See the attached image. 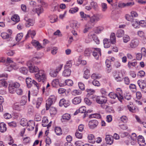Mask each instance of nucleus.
I'll return each instance as SVG.
<instances>
[{
  "instance_id": "f03ea898",
  "label": "nucleus",
  "mask_w": 146,
  "mask_h": 146,
  "mask_svg": "<svg viewBox=\"0 0 146 146\" xmlns=\"http://www.w3.org/2000/svg\"><path fill=\"white\" fill-rule=\"evenodd\" d=\"M36 79L39 82H42L43 83L46 81V77L44 72L42 70H40L37 73L35 74Z\"/></svg>"
},
{
  "instance_id": "79ce46f5",
  "label": "nucleus",
  "mask_w": 146,
  "mask_h": 146,
  "mask_svg": "<svg viewBox=\"0 0 146 146\" xmlns=\"http://www.w3.org/2000/svg\"><path fill=\"white\" fill-rule=\"evenodd\" d=\"M86 91L88 92L87 94V96L88 97H89L90 96H92L93 94L95 92L94 90L90 89H87L86 90Z\"/></svg>"
},
{
  "instance_id": "6e6552de",
  "label": "nucleus",
  "mask_w": 146,
  "mask_h": 146,
  "mask_svg": "<svg viewBox=\"0 0 146 146\" xmlns=\"http://www.w3.org/2000/svg\"><path fill=\"white\" fill-rule=\"evenodd\" d=\"M120 93H115L113 92H110L108 94V95L109 96L111 99H115L116 98L121 102H122V96H121Z\"/></svg>"
},
{
  "instance_id": "0e129e2a",
  "label": "nucleus",
  "mask_w": 146,
  "mask_h": 146,
  "mask_svg": "<svg viewBox=\"0 0 146 146\" xmlns=\"http://www.w3.org/2000/svg\"><path fill=\"white\" fill-rule=\"evenodd\" d=\"M76 137L78 139H81L82 138V133H79L78 131H76L75 133Z\"/></svg>"
},
{
  "instance_id": "f3484780",
  "label": "nucleus",
  "mask_w": 146,
  "mask_h": 146,
  "mask_svg": "<svg viewBox=\"0 0 146 146\" xmlns=\"http://www.w3.org/2000/svg\"><path fill=\"white\" fill-rule=\"evenodd\" d=\"M106 143L108 144L111 145L113 142V137L110 135H107L105 138Z\"/></svg>"
},
{
  "instance_id": "9b49d317",
  "label": "nucleus",
  "mask_w": 146,
  "mask_h": 146,
  "mask_svg": "<svg viewBox=\"0 0 146 146\" xmlns=\"http://www.w3.org/2000/svg\"><path fill=\"white\" fill-rule=\"evenodd\" d=\"M24 19L26 21L25 26L27 27L33 26L35 23V21L33 19H29L27 17H25Z\"/></svg>"
},
{
  "instance_id": "473e14b6",
  "label": "nucleus",
  "mask_w": 146,
  "mask_h": 146,
  "mask_svg": "<svg viewBox=\"0 0 146 146\" xmlns=\"http://www.w3.org/2000/svg\"><path fill=\"white\" fill-rule=\"evenodd\" d=\"M91 77L92 79L95 80L96 79H99L101 78L102 77V76L98 74L94 73L92 74Z\"/></svg>"
},
{
  "instance_id": "423d86ee",
  "label": "nucleus",
  "mask_w": 146,
  "mask_h": 146,
  "mask_svg": "<svg viewBox=\"0 0 146 146\" xmlns=\"http://www.w3.org/2000/svg\"><path fill=\"white\" fill-rule=\"evenodd\" d=\"M27 66L29 68L30 72L32 73H35L38 72L40 70L36 66H34L32 64V61H29L27 63Z\"/></svg>"
},
{
  "instance_id": "c03bdc74",
  "label": "nucleus",
  "mask_w": 146,
  "mask_h": 146,
  "mask_svg": "<svg viewBox=\"0 0 146 146\" xmlns=\"http://www.w3.org/2000/svg\"><path fill=\"white\" fill-rule=\"evenodd\" d=\"M70 118V116L68 113H65L62 116V118L64 120H69Z\"/></svg>"
},
{
  "instance_id": "052dcab7",
  "label": "nucleus",
  "mask_w": 146,
  "mask_h": 146,
  "mask_svg": "<svg viewBox=\"0 0 146 146\" xmlns=\"http://www.w3.org/2000/svg\"><path fill=\"white\" fill-rule=\"evenodd\" d=\"M124 97L125 99L127 100H129L131 98V95L129 94H125Z\"/></svg>"
},
{
  "instance_id": "a211bd4d",
  "label": "nucleus",
  "mask_w": 146,
  "mask_h": 146,
  "mask_svg": "<svg viewBox=\"0 0 146 146\" xmlns=\"http://www.w3.org/2000/svg\"><path fill=\"white\" fill-rule=\"evenodd\" d=\"M103 41L104 48H108L110 47L111 43L109 39L106 38H104Z\"/></svg>"
},
{
  "instance_id": "49530a36",
  "label": "nucleus",
  "mask_w": 146,
  "mask_h": 146,
  "mask_svg": "<svg viewBox=\"0 0 146 146\" xmlns=\"http://www.w3.org/2000/svg\"><path fill=\"white\" fill-rule=\"evenodd\" d=\"M23 36V35L22 33L18 34L16 37V40L18 42L22 38Z\"/></svg>"
},
{
  "instance_id": "6e6d98bb",
  "label": "nucleus",
  "mask_w": 146,
  "mask_h": 146,
  "mask_svg": "<svg viewBox=\"0 0 146 146\" xmlns=\"http://www.w3.org/2000/svg\"><path fill=\"white\" fill-rule=\"evenodd\" d=\"M72 93V94L76 95L80 94L82 92L80 90H73Z\"/></svg>"
},
{
  "instance_id": "8fccbe9b",
  "label": "nucleus",
  "mask_w": 146,
  "mask_h": 146,
  "mask_svg": "<svg viewBox=\"0 0 146 146\" xmlns=\"http://www.w3.org/2000/svg\"><path fill=\"white\" fill-rule=\"evenodd\" d=\"M65 82L66 84L69 86H72L73 84V81L70 79H68L66 80Z\"/></svg>"
},
{
  "instance_id": "de8ad7c7",
  "label": "nucleus",
  "mask_w": 146,
  "mask_h": 146,
  "mask_svg": "<svg viewBox=\"0 0 146 146\" xmlns=\"http://www.w3.org/2000/svg\"><path fill=\"white\" fill-rule=\"evenodd\" d=\"M104 29V28L102 26H99L96 27V29L95 32L97 33H99L102 31Z\"/></svg>"
},
{
  "instance_id": "c85d7f7f",
  "label": "nucleus",
  "mask_w": 146,
  "mask_h": 146,
  "mask_svg": "<svg viewBox=\"0 0 146 146\" xmlns=\"http://www.w3.org/2000/svg\"><path fill=\"white\" fill-rule=\"evenodd\" d=\"M1 36L3 39H7L9 38H10V39H11L10 37V34L9 35L5 32L2 33L1 34Z\"/></svg>"
},
{
  "instance_id": "20e7f679",
  "label": "nucleus",
  "mask_w": 146,
  "mask_h": 146,
  "mask_svg": "<svg viewBox=\"0 0 146 146\" xmlns=\"http://www.w3.org/2000/svg\"><path fill=\"white\" fill-rule=\"evenodd\" d=\"M26 82L27 86L28 88H31L33 84L38 89L39 88V84L34 80H33L31 78H27L26 79Z\"/></svg>"
},
{
  "instance_id": "72a5a7b5",
  "label": "nucleus",
  "mask_w": 146,
  "mask_h": 146,
  "mask_svg": "<svg viewBox=\"0 0 146 146\" xmlns=\"http://www.w3.org/2000/svg\"><path fill=\"white\" fill-rule=\"evenodd\" d=\"M128 109L130 111L133 113H135V106L131 105V104L130 105L127 106Z\"/></svg>"
},
{
  "instance_id": "ddd939ff",
  "label": "nucleus",
  "mask_w": 146,
  "mask_h": 146,
  "mask_svg": "<svg viewBox=\"0 0 146 146\" xmlns=\"http://www.w3.org/2000/svg\"><path fill=\"white\" fill-rule=\"evenodd\" d=\"M139 43V40L137 38L132 40L130 43V46L132 48H135L138 45Z\"/></svg>"
},
{
  "instance_id": "5fc2aeb1",
  "label": "nucleus",
  "mask_w": 146,
  "mask_h": 146,
  "mask_svg": "<svg viewBox=\"0 0 146 146\" xmlns=\"http://www.w3.org/2000/svg\"><path fill=\"white\" fill-rule=\"evenodd\" d=\"M137 62L135 61L132 62H129L127 66L129 68H130L131 66H135L137 65Z\"/></svg>"
},
{
  "instance_id": "a878e982",
  "label": "nucleus",
  "mask_w": 146,
  "mask_h": 146,
  "mask_svg": "<svg viewBox=\"0 0 146 146\" xmlns=\"http://www.w3.org/2000/svg\"><path fill=\"white\" fill-rule=\"evenodd\" d=\"M110 41L111 44H114L116 42L115 34L113 33L111 34L110 36Z\"/></svg>"
},
{
  "instance_id": "7ed1b4c3",
  "label": "nucleus",
  "mask_w": 146,
  "mask_h": 146,
  "mask_svg": "<svg viewBox=\"0 0 146 146\" xmlns=\"http://www.w3.org/2000/svg\"><path fill=\"white\" fill-rule=\"evenodd\" d=\"M102 18L101 15L99 14H94L92 16L89 18L90 19V21L88 25L90 26V24H92L94 25L96 23L99 21Z\"/></svg>"
},
{
  "instance_id": "864d4df0",
  "label": "nucleus",
  "mask_w": 146,
  "mask_h": 146,
  "mask_svg": "<svg viewBox=\"0 0 146 146\" xmlns=\"http://www.w3.org/2000/svg\"><path fill=\"white\" fill-rule=\"evenodd\" d=\"M78 9L77 7L71 8L69 11V12L73 14L78 11Z\"/></svg>"
},
{
  "instance_id": "f8f14e48",
  "label": "nucleus",
  "mask_w": 146,
  "mask_h": 146,
  "mask_svg": "<svg viewBox=\"0 0 146 146\" xmlns=\"http://www.w3.org/2000/svg\"><path fill=\"white\" fill-rule=\"evenodd\" d=\"M92 49H94L92 50V54L93 56L95 57V58L97 59L99 57V55H101V50L98 48H92Z\"/></svg>"
},
{
  "instance_id": "0eeeda50",
  "label": "nucleus",
  "mask_w": 146,
  "mask_h": 146,
  "mask_svg": "<svg viewBox=\"0 0 146 146\" xmlns=\"http://www.w3.org/2000/svg\"><path fill=\"white\" fill-rule=\"evenodd\" d=\"M20 86L19 84L17 82L10 84L9 86V90L10 93L14 94L16 90V88H18Z\"/></svg>"
},
{
  "instance_id": "a18cd8bd",
  "label": "nucleus",
  "mask_w": 146,
  "mask_h": 146,
  "mask_svg": "<svg viewBox=\"0 0 146 146\" xmlns=\"http://www.w3.org/2000/svg\"><path fill=\"white\" fill-rule=\"evenodd\" d=\"M123 41L124 43H127L130 40L129 36L127 35H125L123 37Z\"/></svg>"
},
{
  "instance_id": "3c124183",
  "label": "nucleus",
  "mask_w": 146,
  "mask_h": 146,
  "mask_svg": "<svg viewBox=\"0 0 146 146\" xmlns=\"http://www.w3.org/2000/svg\"><path fill=\"white\" fill-rule=\"evenodd\" d=\"M90 4L92 7L93 9H96L98 8V4L96 2L92 1L91 3Z\"/></svg>"
},
{
  "instance_id": "393cba45",
  "label": "nucleus",
  "mask_w": 146,
  "mask_h": 146,
  "mask_svg": "<svg viewBox=\"0 0 146 146\" xmlns=\"http://www.w3.org/2000/svg\"><path fill=\"white\" fill-rule=\"evenodd\" d=\"M124 34V31L121 29L118 30L116 33V36L118 38L122 37L123 36Z\"/></svg>"
},
{
  "instance_id": "6ab92c4d",
  "label": "nucleus",
  "mask_w": 146,
  "mask_h": 146,
  "mask_svg": "<svg viewBox=\"0 0 146 146\" xmlns=\"http://www.w3.org/2000/svg\"><path fill=\"white\" fill-rule=\"evenodd\" d=\"M79 112L81 113H84V118L85 117L87 114V113H88L89 111L88 110L86 112V108L85 106L81 107L79 109Z\"/></svg>"
},
{
  "instance_id": "37998d69",
  "label": "nucleus",
  "mask_w": 146,
  "mask_h": 146,
  "mask_svg": "<svg viewBox=\"0 0 146 146\" xmlns=\"http://www.w3.org/2000/svg\"><path fill=\"white\" fill-rule=\"evenodd\" d=\"M50 112L51 114L54 115L56 113L57 110L56 108L53 107H50Z\"/></svg>"
},
{
  "instance_id": "bf43d9fd",
  "label": "nucleus",
  "mask_w": 146,
  "mask_h": 146,
  "mask_svg": "<svg viewBox=\"0 0 146 146\" xmlns=\"http://www.w3.org/2000/svg\"><path fill=\"white\" fill-rule=\"evenodd\" d=\"M121 121L122 122L125 123L127 121V118L125 116H122L120 117Z\"/></svg>"
},
{
  "instance_id": "ea45409f",
  "label": "nucleus",
  "mask_w": 146,
  "mask_h": 146,
  "mask_svg": "<svg viewBox=\"0 0 146 146\" xmlns=\"http://www.w3.org/2000/svg\"><path fill=\"white\" fill-rule=\"evenodd\" d=\"M89 117L90 118H95L97 119H100L101 118V115L99 113H94L90 115Z\"/></svg>"
},
{
  "instance_id": "9d476101",
  "label": "nucleus",
  "mask_w": 146,
  "mask_h": 146,
  "mask_svg": "<svg viewBox=\"0 0 146 146\" xmlns=\"http://www.w3.org/2000/svg\"><path fill=\"white\" fill-rule=\"evenodd\" d=\"M137 84L141 90L144 93H146V84L144 81L139 80Z\"/></svg>"
},
{
  "instance_id": "a19ab883",
  "label": "nucleus",
  "mask_w": 146,
  "mask_h": 146,
  "mask_svg": "<svg viewBox=\"0 0 146 146\" xmlns=\"http://www.w3.org/2000/svg\"><path fill=\"white\" fill-rule=\"evenodd\" d=\"M70 26L73 29H76L78 27L77 23L76 21L72 22L70 23Z\"/></svg>"
},
{
  "instance_id": "4c0bfd02",
  "label": "nucleus",
  "mask_w": 146,
  "mask_h": 146,
  "mask_svg": "<svg viewBox=\"0 0 146 146\" xmlns=\"http://www.w3.org/2000/svg\"><path fill=\"white\" fill-rule=\"evenodd\" d=\"M35 12L39 15L40 14L43 12V9L41 7H38L35 9Z\"/></svg>"
},
{
  "instance_id": "e433bc0d",
  "label": "nucleus",
  "mask_w": 146,
  "mask_h": 146,
  "mask_svg": "<svg viewBox=\"0 0 146 146\" xmlns=\"http://www.w3.org/2000/svg\"><path fill=\"white\" fill-rule=\"evenodd\" d=\"M55 132L57 135H60L62 134V130L60 127H56L55 129Z\"/></svg>"
},
{
  "instance_id": "dca6fc26",
  "label": "nucleus",
  "mask_w": 146,
  "mask_h": 146,
  "mask_svg": "<svg viewBox=\"0 0 146 146\" xmlns=\"http://www.w3.org/2000/svg\"><path fill=\"white\" fill-rule=\"evenodd\" d=\"M84 71L83 75V77L87 79L90 76V69L88 67H86L84 68Z\"/></svg>"
},
{
  "instance_id": "4be33fe9",
  "label": "nucleus",
  "mask_w": 146,
  "mask_h": 146,
  "mask_svg": "<svg viewBox=\"0 0 146 146\" xmlns=\"http://www.w3.org/2000/svg\"><path fill=\"white\" fill-rule=\"evenodd\" d=\"M7 130L6 125L4 123H0V131L3 133Z\"/></svg>"
},
{
  "instance_id": "f257e3e1",
  "label": "nucleus",
  "mask_w": 146,
  "mask_h": 146,
  "mask_svg": "<svg viewBox=\"0 0 146 146\" xmlns=\"http://www.w3.org/2000/svg\"><path fill=\"white\" fill-rule=\"evenodd\" d=\"M96 102L98 104L101 105V107L103 109H107L108 106L106 103L107 100L106 97L103 96H97L96 98Z\"/></svg>"
},
{
  "instance_id": "39448f33",
  "label": "nucleus",
  "mask_w": 146,
  "mask_h": 146,
  "mask_svg": "<svg viewBox=\"0 0 146 146\" xmlns=\"http://www.w3.org/2000/svg\"><path fill=\"white\" fill-rule=\"evenodd\" d=\"M56 100V97L54 95L51 96L46 100V110H48L53 103H54Z\"/></svg>"
},
{
  "instance_id": "412c9836",
  "label": "nucleus",
  "mask_w": 146,
  "mask_h": 146,
  "mask_svg": "<svg viewBox=\"0 0 146 146\" xmlns=\"http://www.w3.org/2000/svg\"><path fill=\"white\" fill-rule=\"evenodd\" d=\"M71 73V70L70 69L64 68V70L63 72L62 75L65 77H68L70 75Z\"/></svg>"
},
{
  "instance_id": "1a4fd4ad",
  "label": "nucleus",
  "mask_w": 146,
  "mask_h": 146,
  "mask_svg": "<svg viewBox=\"0 0 146 146\" xmlns=\"http://www.w3.org/2000/svg\"><path fill=\"white\" fill-rule=\"evenodd\" d=\"M134 5L133 1L128 2L127 3H121L118 4V7L119 8H123L125 7H131Z\"/></svg>"
},
{
  "instance_id": "2eb2a0df",
  "label": "nucleus",
  "mask_w": 146,
  "mask_h": 146,
  "mask_svg": "<svg viewBox=\"0 0 146 146\" xmlns=\"http://www.w3.org/2000/svg\"><path fill=\"white\" fill-rule=\"evenodd\" d=\"M92 38H93V40L95 41V42H96V41L95 40L97 39L98 38L95 35H94L93 36H92L91 34H89L88 35V37L86 38L85 40V42L86 43H89L92 41Z\"/></svg>"
},
{
  "instance_id": "69168bd1",
  "label": "nucleus",
  "mask_w": 146,
  "mask_h": 146,
  "mask_svg": "<svg viewBox=\"0 0 146 146\" xmlns=\"http://www.w3.org/2000/svg\"><path fill=\"white\" fill-rule=\"evenodd\" d=\"M142 27L146 26V22L144 20H141L139 22V25Z\"/></svg>"
},
{
  "instance_id": "aec40b11",
  "label": "nucleus",
  "mask_w": 146,
  "mask_h": 146,
  "mask_svg": "<svg viewBox=\"0 0 146 146\" xmlns=\"http://www.w3.org/2000/svg\"><path fill=\"white\" fill-rule=\"evenodd\" d=\"M82 99L80 97H78L74 98L72 100L73 103L75 105H77L80 103L81 102Z\"/></svg>"
},
{
  "instance_id": "4468645a",
  "label": "nucleus",
  "mask_w": 146,
  "mask_h": 146,
  "mask_svg": "<svg viewBox=\"0 0 146 146\" xmlns=\"http://www.w3.org/2000/svg\"><path fill=\"white\" fill-rule=\"evenodd\" d=\"M98 124V121L96 120L90 121L88 123V125L90 128L93 129L96 127Z\"/></svg>"
},
{
  "instance_id": "774afa93",
  "label": "nucleus",
  "mask_w": 146,
  "mask_h": 146,
  "mask_svg": "<svg viewBox=\"0 0 146 146\" xmlns=\"http://www.w3.org/2000/svg\"><path fill=\"white\" fill-rule=\"evenodd\" d=\"M141 54L144 56H146V49L144 47H142L141 49Z\"/></svg>"
},
{
  "instance_id": "603ef678",
  "label": "nucleus",
  "mask_w": 146,
  "mask_h": 146,
  "mask_svg": "<svg viewBox=\"0 0 146 146\" xmlns=\"http://www.w3.org/2000/svg\"><path fill=\"white\" fill-rule=\"evenodd\" d=\"M72 66V63L71 61L70 60L67 62L66 65L64 66V68L69 69V68H71Z\"/></svg>"
},
{
  "instance_id": "680f3d73",
  "label": "nucleus",
  "mask_w": 146,
  "mask_h": 146,
  "mask_svg": "<svg viewBox=\"0 0 146 146\" xmlns=\"http://www.w3.org/2000/svg\"><path fill=\"white\" fill-rule=\"evenodd\" d=\"M84 101L85 103L88 105H90L92 104L91 101L87 98H85L84 99Z\"/></svg>"
},
{
  "instance_id": "7c9ffc66",
  "label": "nucleus",
  "mask_w": 146,
  "mask_h": 146,
  "mask_svg": "<svg viewBox=\"0 0 146 146\" xmlns=\"http://www.w3.org/2000/svg\"><path fill=\"white\" fill-rule=\"evenodd\" d=\"M80 14L81 17L84 19L85 20H87L90 18L89 15L84 14L83 12H80Z\"/></svg>"
},
{
  "instance_id": "09e8293b",
  "label": "nucleus",
  "mask_w": 146,
  "mask_h": 146,
  "mask_svg": "<svg viewBox=\"0 0 146 146\" xmlns=\"http://www.w3.org/2000/svg\"><path fill=\"white\" fill-rule=\"evenodd\" d=\"M42 99V98H38L36 101V107L37 108H38L41 104Z\"/></svg>"
},
{
  "instance_id": "13d9d810",
  "label": "nucleus",
  "mask_w": 146,
  "mask_h": 146,
  "mask_svg": "<svg viewBox=\"0 0 146 146\" xmlns=\"http://www.w3.org/2000/svg\"><path fill=\"white\" fill-rule=\"evenodd\" d=\"M78 85L79 88L82 90H84L85 89V86L84 84L81 82L78 83Z\"/></svg>"
},
{
  "instance_id": "5701e85b",
  "label": "nucleus",
  "mask_w": 146,
  "mask_h": 146,
  "mask_svg": "<svg viewBox=\"0 0 146 146\" xmlns=\"http://www.w3.org/2000/svg\"><path fill=\"white\" fill-rule=\"evenodd\" d=\"M27 98L26 96H23L21 98V100L20 101V106H23L27 102Z\"/></svg>"
},
{
  "instance_id": "338daca9",
  "label": "nucleus",
  "mask_w": 146,
  "mask_h": 146,
  "mask_svg": "<svg viewBox=\"0 0 146 146\" xmlns=\"http://www.w3.org/2000/svg\"><path fill=\"white\" fill-rule=\"evenodd\" d=\"M137 35L141 37H143L144 36V33L142 31H138Z\"/></svg>"
},
{
  "instance_id": "bb28decb",
  "label": "nucleus",
  "mask_w": 146,
  "mask_h": 146,
  "mask_svg": "<svg viewBox=\"0 0 146 146\" xmlns=\"http://www.w3.org/2000/svg\"><path fill=\"white\" fill-rule=\"evenodd\" d=\"M21 106L18 104L17 103H16L14 104L13 106V108L14 110H17L18 111H20L21 110Z\"/></svg>"
},
{
  "instance_id": "c9c22d12",
  "label": "nucleus",
  "mask_w": 146,
  "mask_h": 146,
  "mask_svg": "<svg viewBox=\"0 0 146 146\" xmlns=\"http://www.w3.org/2000/svg\"><path fill=\"white\" fill-rule=\"evenodd\" d=\"M50 21L51 23H54L56 21L57 19V17L55 15H50L49 17Z\"/></svg>"
},
{
  "instance_id": "c756f323",
  "label": "nucleus",
  "mask_w": 146,
  "mask_h": 146,
  "mask_svg": "<svg viewBox=\"0 0 146 146\" xmlns=\"http://www.w3.org/2000/svg\"><path fill=\"white\" fill-rule=\"evenodd\" d=\"M11 19L13 21L17 23L20 20L19 17L18 15H13L11 17Z\"/></svg>"
},
{
  "instance_id": "f704fd0d",
  "label": "nucleus",
  "mask_w": 146,
  "mask_h": 146,
  "mask_svg": "<svg viewBox=\"0 0 146 146\" xmlns=\"http://www.w3.org/2000/svg\"><path fill=\"white\" fill-rule=\"evenodd\" d=\"M19 71L20 73L24 74H26L28 72V70L26 68L22 67L20 68Z\"/></svg>"
},
{
  "instance_id": "cd10ccee",
  "label": "nucleus",
  "mask_w": 146,
  "mask_h": 146,
  "mask_svg": "<svg viewBox=\"0 0 146 146\" xmlns=\"http://www.w3.org/2000/svg\"><path fill=\"white\" fill-rule=\"evenodd\" d=\"M92 49L91 48H87L84 51V54L85 56H89L92 52Z\"/></svg>"
},
{
  "instance_id": "e2e57ef3",
  "label": "nucleus",
  "mask_w": 146,
  "mask_h": 146,
  "mask_svg": "<svg viewBox=\"0 0 146 146\" xmlns=\"http://www.w3.org/2000/svg\"><path fill=\"white\" fill-rule=\"evenodd\" d=\"M92 84L95 86H99L100 84L99 82L97 80H94L92 82Z\"/></svg>"
},
{
  "instance_id": "4d7b16f0",
  "label": "nucleus",
  "mask_w": 146,
  "mask_h": 146,
  "mask_svg": "<svg viewBox=\"0 0 146 146\" xmlns=\"http://www.w3.org/2000/svg\"><path fill=\"white\" fill-rule=\"evenodd\" d=\"M125 19L128 21L133 23V19L131 18V16L127 14L125 16Z\"/></svg>"
},
{
  "instance_id": "58836bf2",
  "label": "nucleus",
  "mask_w": 146,
  "mask_h": 146,
  "mask_svg": "<svg viewBox=\"0 0 146 146\" xmlns=\"http://www.w3.org/2000/svg\"><path fill=\"white\" fill-rule=\"evenodd\" d=\"M58 79H55L52 81L51 83L52 86L53 87H56L59 84Z\"/></svg>"
},
{
  "instance_id": "b1692460",
  "label": "nucleus",
  "mask_w": 146,
  "mask_h": 146,
  "mask_svg": "<svg viewBox=\"0 0 146 146\" xmlns=\"http://www.w3.org/2000/svg\"><path fill=\"white\" fill-rule=\"evenodd\" d=\"M40 59L39 57L36 56L33 58L32 59V62L36 64H39L40 63V61L39 60Z\"/></svg>"
},
{
  "instance_id": "2f4dec72",
  "label": "nucleus",
  "mask_w": 146,
  "mask_h": 146,
  "mask_svg": "<svg viewBox=\"0 0 146 146\" xmlns=\"http://www.w3.org/2000/svg\"><path fill=\"white\" fill-rule=\"evenodd\" d=\"M100 92L102 96H106L108 94V90L104 88H101Z\"/></svg>"
}]
</instances>
